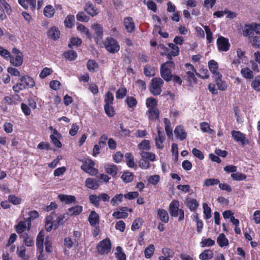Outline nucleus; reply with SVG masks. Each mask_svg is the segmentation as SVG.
<instances>
[{
    "mask_svg": "<svg viewBox=\"0 0 260 260\" xmlns=\"http://www.w3.org/2000/svg\"><path fill=\"white\" fill-rule=\"evenodd\" d=\"M175 68V64L172 60H168L161 64L160 73L161 77L166 81L172 80V70Z\"/></svg>",
    "mask_w": 260,
    "mask_h": 260,
    "instance_id": "f257e3e1",
    "label": "nucleus"
},
{
    "mask_svg": "<svg viewBox=\"0 0 260 260\" xmlns=\"http://www.w3.org/2000/svg\"><path fill=\"white\" fill-rule=\"evenodd\" d=\"M180 203L178 200H173L169 204L168 211L171 217L179 216L178 220L182 221L184 218V211L182 209H179Z\"/></svg>",
    "mask_w": 260,
    "mask_h": 260,
    "instance_id": "f03ea898",
    "label": "nucleus"
},
{
    "mask_svg": "<svg viewBox=\"0 0 260 260\" xmlns=\"http://www.w3.org/2000/svg\"><path fill=\"white\" fill-rule=\"evenodd\" d=\"M106 50L112 54L118 52L120 50V45L116 40L113 37H108L104 43Z\"/></svg>",
    "mask_w": 260,
    "mask_h": 260,
    "instance_id": "7ed1b4c3",
    "label": "nucleus"
},
{
    "mask_svg": "<svg viewBox=\"0 0 260 260\" xmlns=\"http://www.w3.org/2000/svg\"><path fill=\"white\" fill-rule=\"evenodd\" d=\"M164 83V81L160 78H153L151 80L149 87L151 93L154 95H159L161 92V86L163 85Z\"/></svg>",
    "mask_w": 260,
    "mask_h": 260,
    "instance_id": "20e7f679",
    "label": "nucleus"
},
{
    "mask_svg": "<svg viewBox=\"0 0 260 260\" xmlns=\"http://www.w3.org/2000/svg\"><path fill=\"white\" fill-rule=\"evenodd\" d=\"M112 244L109 238H107L100 241L96 246V249L100 254H107L111 250Z\"/></svg>",
    "mask_w": 260,
    "mask_h": 260,
    "instance_id": "39448f33",
    "label": "nucleus"
},
{
    "mask_svg": "<svg viewBox=\"0 0 260 260\" xmlns=\"http://www.w3.org/2000/svg\"><path fill=\"white\" fill-rule=\"evenodd\" d=\"M94 161L91 159H88L83 162L81 169L91 175H95L98 173V170L94 168Z\"/></svg>",
    "mask_w": 260,
    "mask_h": 260,
    "instance_id": "423d86ee",
    "label": "nucleus"
},
{
    "mask_svg": "<svg viewBox=\"0 0 260 260\" xmlns=\"http://www.w3.org/2000/svg\"><path fill=\"white\" fill-rule=\"evenodd\" d=\"M216 44L219 52H227L231 47L229 39L221 36H219L217 38Z\"/></svg>",
    "mask_w": 260,
    "mask_h": 260,
    "instance_id": "0eeeda50",
    "label": "nucleus"
},
{
    "mask_svg": "<svg viewBox=\"0 0 260 260\" xmlns=\"http://www.w3.org/2000/svg\"><path fill=\"white\" fill-rule=\"evenodd\" d=\"M157 132L158 137L155 139V146L157 148L162 149L164 147L163 143L166 140L165 136L162 128L158 125L157 126Z\"/></svg>",
    "mask_w": 260,
    "mask_h": 260,
    "instance_id": "6e6552de",
    "label": "nucleus"
},
{
    "mask_svg": "<svg viewBox=\"0 0 260 260\" xmlns=\"http://www.w3.org/2000/svg\"><path fill=\"white\" fill-rule=\"evenodd\" d=\"M92 27L94 32L93 35L94 41L98 44L99 42L103 38V28L102 26L98 23L93 24Z\"/></svg>",
    "mask_w": 260,
    "mask_h": 260,
    "instance_id": "1a4fd4ad",
    "label": "nucleus"
},
{
    "mask_svg": "<svg viewBox=\"0 0 260 260\" xmlns=\"http://www.w3.org/2000/svg\"><path fill=\"white\" fill-rule=\"evenodd\" d=\"M84 11L91 17H94L96 16L100 13V9L95 8L93 4L90 2L88 1L87 2L84 7Z\"/></svg>",
    "mask_w": 260,
    "mask_h": 260,
    "instance_id": "9d476101",
    "label": "nucleus"
},
{
    "mask_svg": "<svg viewBox=\"0 0 260 260\" xmlns=\"http://www.w3.org/2000/svg\"><path fill=\"white\" fill-rule=\"evenodd\" d=\"M123 25L126 31L128 33L133 32L135 29V23L131 17H126L124 18Z\"/></svg>",
    "mask_w": 260,
    "mask_h": 260,
    "instance_id": "9b49d317",
    "label": "nucleus"
},
{
    "mask_svg": "<svg viewBox=\"0 0 260 260\" xmlns=\"http://www.w3.org/2000/svg\"><path fill=\"white\" fill-rule=\"evenodd\" d=\"M21 100L19 95L17 94H12L10 96H6L4 98V102L9 105H16Z\"/></svg>",
    "mask_w": 260,
    "mask_h": 260,
    "instance_id": "f8f14e48",
    "label": "nucleus"
},
{
    "mask_svg": "<svg viewBox=\"0 0 260 260\" xmlns=\"http://www.w3.org/2000/svg\"><path fill=\"white\" fill-rule=\"evenodd\" d=\"M231 135L234 140L237 142H240L242 145L245 144V142L247 140L245 135L243 134L240 131H236L233 130L231 132Z\"/></svg>",
    "mask_w": 260,
    "mask_h": 260,
    "instance_id": "ddd939ff",
    "label": "nucleus"
},
{
    "mask_svg": "<svg viewBox=\"0 0 260 260\" xmlns=\"http://www.w3.org/2000/svg\"><path fill=\"white\" fill-rule=\"evenodd\" d=\"M217 76L214 77L216 85L218 87V89L224 91L227 89L228 85L224 81L222 80V75L220 73L217 74Z\"/></svg>",
    "mask_w": 260,
    "mask_h": 260,
    "instance_id": "4468645a",
    "label": "nucleus"
},
{
    "mask_svg": "<svg viewBox=\"0 0 260 260\" xmlns=\"http://www.w3.org/2000/svg\"><path fill=\"white\" fill-rule=\"evenodd\" d=\"M174 134L176 138L181 141L185 140L187 137V133L184 129L183 126L181 125H179L175 127Z\"/></svg>",
    "mask_w": 260,
    "mask_h": 260,
    "instance_id": "2eb2a0df",
    "label": "nucleus"
},
{
    "mask_svg": "<svg viewBox=\"0 0 260 260\" xmlns=\"http://www.w3.org/2000/svg\"><path fill=\"white\" fill-rule=\"evenodd\" d=\"M61 137V134L59 133L56 129H53V134L50 136L52 143L57 148H61L62 144L58 138Z\"/></svg>",
    "mask_w": 260,
    "mask_h": 260,
    "instance_id": "dca6fc26",
    "label": "nucleus"
},
{
    "mask_svg": "<svg viewBox=\"0 0 260 260\" xmlns=\"http://www.w3.org/2000/svg\"><path fill=\"white\" fill-rule=\"evenodd\" d=\"M85 186L89 189H96L99 188L100 184L99 181L95 178H87L85 181Z\"/></svg>",
    "mask_w": 260,
    "mask_h": 260,
    "instance_id": "f3484780",
    "label": "nucleus"
},
{
    "mask_svg": "<svg viewBox=\"0 0 260 260\" xmlns=\"http://www.w3.org/2000/svg\"><path fill=\"white\" fill-rule=\"evenodd\" d=\"M19 4L25 9H27L28 6L30 9L34 11L36 6V0H18Z\"/></svg>",
    "mask_w": 260,
    "mask_h": 260,
    "instance_id": "a211bd4d",
    "label": "nucleus"
},
{
    "mask_svg": "<svg viewBox=\"0 0 260 260\" xmlns=\"http://www.w3.org/2000/svg\"><path fill=\"white\" fill-rule=\"evenodd\" d=\"M44 232L41 230L39 233L36 239V246L37 250L43 251L44 241Z\"/></svg>",
    "mask_w": 260,
    "mask_h": 260,
    "instance_id": "6ab92c4d",
    "label": "nucleus"
},
{
    "mask_svg": "<svg viewBox=\"0 0 260 260\" xmlns=\"http://www.w3.org/2000/svg\"><path fill=\"white\" fill-rule=\"evenodd\" d=\"M157 215L158 219L162 222L168 223L169 221V216L168 212L164 209L159 208L157 210Z\"/></svg>",
    "mask_w": 260,
    "mask_h": 260,
    "instance_id": "aec40b11",
    "label": "nucleus"
},
{
    "mask_svg": "<svg viewBox=\"0 0 260 260\" xmlns=\"http://www.w3.org/2000/svg\"><path fill=\"white\" fill-rule=\"evenodd\" d=\"M104 168L106 173L111 175L112 177H115L117 174L118 168L116 165L113 164H107L105 165Z\"/></svg>",
    "mask_w": 260,
    "mask_h": 260,
    "instance_id": "412c9836",
    "label": "nucleus"
},
{
    "mask_svg": "<svg viewBox=\"0 0 260 260\" xmlns=\"http://www.w3.org/2000/svg\"><path fill=\"white\" fill-rule=\"evenodd\" d=\"M58 198L61 202H64L66 204L75 203L76 201L75 197L72 195L60 194L58 196Z\"/></svg>",
    "mask_w": 260,
    "mask_h": 260,
    "instance_id": "4be33fe9",
    "label": "nucleus"
},
{
    "mask_svg": "<svg viewBox=\"0 0 260 260\" xmlns=\"http://www.w3.org/2000/svg\"><path fill=\"white\" fill-rule=\"evenodd\" d=\"M88 220L91 226L96 225L99 223L100 217L95 211H92L88 216Z\"/></svg>",
    "mask_w": 260,
    "mask_h": 260,
    "instance_id": "5701e85b",
    "label": "nucleus"
},
{
    "mask_svg": "<svg viewBox=\"0 0 260 260\" xmlns=\"http://www.w3.org/2000/svg\"><path fill=\"white\" fill-rule=\"evenodd\" d=\"M147 115L150 120H155L159 118V112L157 108H149Z\"/></svg>",
    "mask_w": 260,
    "mask_h": 260,
    "instance_id": "b1692460",
    "label": "nucleus"
},
{
    "mask_svg": "<svg viewBox=\"0 0 260 260\" xmlns=\"http://www.w3.org/2000/svg\"><path fill=\"white\" fill-rule=\"evenodd\" d=\"M159 47L161 49L164 50V52L161 53V55L163 56H166L169 60H171L173 56H176L178 55H175V53H174L173 51H175V50H170L163 44L159 45Z\"/></svg>",
    "mask_w": 260,
    "mask_h": 260,
    "instance_id": "393cba45",
    "label": "nucleus"
},
{
    "mask_svg": "<svg viewBox=\"0 0 260 260\" xmlns=\"http://www.w3.org/2000/svg\"><path fill=\"white\" fill-rule=\"evenodd\" d=\"M23 54L16 55L15 57L9 58L10 63L15 67H20L23 63Z\"/></svg>",
    "mask_w": 260,
    "mask_h": 260,
    "instance_id": "a878e982",
    "label": "nucleus"
},
{
    "mask_svg": "<svg viewBox=\"0 0 260 260\" xmlns=\"http://www.w3.org/2000/svg\"><path fill=\"white\" fill-rule=\"evenodd\" d=\"M20 81L22 82L25 86V87H32L34 86L35 83L32 78L27 75L23 76L20 78Z\"/></svg>",
    "mask_w": 260,
    "mask_h": 260,
    "instance_id": "bb28decb",
    "label": "nucleus"
},
{
    "mask_svg": "<svg viewBox=\"0 0 260 260\" xmlns=\"http://www.w3.org/2000/svg\"><path fill=\"white\" fill-rule=\"evenodd\" d=\"M48 36L51 39L56 40L59 38L60 31L57 27L55 26L51 27L48 32Z\"/></svg>",
    "mask_w": 260,
    "mask_h": 260,
    "instance_id": "cd10ccee",
    "label": "nucleus"
},
{
    "mask_svg": "<svg viewBox=\"0 0 260 260\" xmlns=\"http://www.w3.org/2000/svg\"><path fill=\"white\" fill-rule=\"evenodd\" d=\"M83 211V207L80 205H76L69 208L67 214L69 215H78L80 214Z\"/></svg>",
    "mask_w": 260,
    "mask_h": 260,
    "instance_id": "c85d7f7f",
    "label": "nucleus"
},
{
    "mask_svg": "<svg viewBox=\"0 0 260 260\" xmlns=\"http://www.w3.org/2000/svg\"><path fill=\"white\" fill-rule=\"evenodd\" d=\"M208 67L210 72L213 74V77L217 76V74L220 73L217 71L218 63L214 60H211L208 62Z\"/></svg>",
    "mask_w": 260,
    "mask_h": 260,
    "instance_id": "c756f323",
    "label": "nucleus"
},
{
    "mask_svg": "<svg viewBox=\"0 0 260 260\" xmlns=\"http://www.w3.org/2000/svg\"><path fill=\"white\" fill-rule=\"evenodd\" d=\"M187 82L191 85L197 83V78L196 77L193 72L187 71L186 72V75L184 77Z\"/></svg>",
    "mask_w": 260,
    "mask_h": 260,
    "instance_id": "7c9ffc66",
    "label": "nucleus"
},
{
    "mask_svg": "<svg viewBox=\"0 0 260 260\" xmlns=\"http://www.w3.org/2000/svg\"><path fill=\"white\" fill-rule=\"evenodd\" d=\"M63 55L66 59L70 61L75 60L78 57L76 52L73 50L64 51Z\"/></svg>",
    "mask_w": 260,
    "mask_h": 260,
    "instance_id": "2f4dec72",
    "label": "nucleus"
},
{
    "mask_svg": "<svg viewBox=\"0 0 260 260\" xmlns=\"http://www.w3.org/2000/svg\"><path fill=\"white\" fill-rule=\"evenodd\" d=\"M144 74L148 77H153L155 75V68L150 64H146L144 67Z\"/></svg>",
    "mask_w": 260,
    "mask_h": 260,
    "instance_id": "473e14b6",
    "label": "nucleus"
},
{
    "mask_svg": "<svg viewBox=\"0 0 260 260\" xmlns=\"http://www.w3.org/2000/svg\"><path fill=\"white\" fill-rule=\"evenodd\" d=\"M213 257V252L210 249H206L199 255V258L201 260H209Z\"/></svg>",
    "mask_w": 260,
    "mask_h": 260,
    "instance_id": "72a5a7b5",
    "label": "nucleus"
},
{
    "mask_svg": "<svg viewBox=\"0 0 260 260\" xmlns=\"http://www.w3.org/2000/svg\"><path fill=\"white\" fill-rule=\"evenodd\" d=\"M24 222L21 220L15 225L14 228L17 234L22 235L26 230L27 226Z\"/></svg>",
    "mask_w": 260,
    "mask_h": 260,
    "instance_id": "f704fd0d",
    "label": "nucleus"
},
{
    "mask_svg": "<svg viewBox=\"0 0 260 260\" xmlns=\"http://www.w3.org/2000/svg\"><path fill=\"white\" fill-rule=\"evenodd\" d=\"M217 242L221 247L226 246L229 245V240L223 233L219 234L217 239Z\"/></svg>",
    "mask_w": 260,
    "mask_h": 260,
    "instance_id": "c9c22d12",
    "label": "nucleus"
},
{
    "mask_svg": "<svg viewBox=\"0 0 260 260\" xmlns=\"http://www.w3.org/2000/svg\"><path fill=\"white\" fill-rule=\"evenodd\" d=\"M125 102L127 104L128 108H132L133 109L136 108L138 104V102L134 96H127Z\"/></svg>",
    "mask_w": 260,
    "mask_h": 260,
    "instance_id": "e433bc0d",
    "label": "nucleus"
},
{
    "mask_svg": "<svg viewBox=\"0 0 260 260\" xmlns=\"http://www.w3.org/2000/svg\"><path fill=\"white\" fill-rule=\"evenodd\" d=\"M63 243L64 245L68 248H71L73 245L75 247L78 246V242L77 240L74 239L73 241L70 237L64 238Z\"/></svg>",
    "mask_w": 260,
    "mask_h": 260,
    "instance_id": "4c0bfd02",
    "label": "nucleus"
},
{
    "mask_svg": "<svg viewBox=\"0 0 260 260\" xmlns=\"http://www.w3.org/2000/svg\"><path fill=\"white\" fill-rule=\"evenodd\" d=\"M82 43V40L77 37H72L70 39V41L68 44V47L70 49L73 48V46L79 47L81 45Z\"/></svg>",
    "mask_w": 260,
    "mask_h": 260,
    "instance_id": "58836bf2",
    "label": "nucleus"
},
{
    "mask_svg": "<svg viewBox=\"0 0 260 260\" xmlns=\"http://www.w3.org/2000/svg\"><path fill=\"white\" fill-rule=\"evenodd\" d=\"M21 237L23 239V242L25 245L28 247H31L34 245V241L32 238H30L28 234L26 233H24L21 235Z\"/></svg>",
    "mask_w": 260,
    "mask_h": 260,
    "instance_id": "ea45409f",
    "label": "nucleus"
},
{
    "mask_svg": "<svg viewBox=\"0 0 260 260\" xmlns=\"http://www.w3.org/2000/svg\"><path fill=\"white\" fill-rule=\"evenodd\" d=\"M99 68V64L96 61L89 59L87 62V68L90 72H95V69Z\"/></svg>",
    "mask_w": 260,
    "mask_h": 260,
    "instance_id": "a19ab883",
    "label": "nucleus"
},
{
    "mask_svg": "<svg viewBox=\"0 0 260 260\" xmlns=\"http://www.w3.org/2000/svg\"><path fill=\"white\" fill-rule=\"evenodd\" d=\"M134 175L133 173L129 172H124L121 175V179L125 183L131 182L134 179Z\"/></svg>",
    "mask_w": 260,
    "mask_h": 260,
    "instance_id": "79ce46f5",
    "label": "nucleus"
},
{
    "mask_svg": "<svg viewBox=\"0 0 260 260\" xmlns=\"http://www.w3.org/2000/svg\"><path fill=\"white\" fill-rule=\"evenodd\" d=\"M141 156L146 160L153 161L155 160V154L152 152H146L144 150H141L140 152Z\"/></svg>",
    "mask_w": 260,
    "mask_h": 260,
    "instance_id": "37998d69",
    "label": "nucleus"
},
{
    "mask_svg": "<svg viewBox=\"0 0 260 260\" xmlns=\"http://www.w3.org/2000/svg\"><path fill=\"white\" fill-rule=\"evenodd\" d=\"M18 256L23 260H28V256L25 254L26 249L24 246H18L17 248Z\"/></svg>",
    "mask_w": 260,
    "mask_h": 260,
    "instance_id": "c03bdc74",
    "label": "nucleus"
},
{
    "mask_svg": "<svg viewBox=\"0 0 260 260\" xmlns=\"http://www.w3.org/2000/svg\"><path fill=\"white\" fill-rule=\"evenodd\" d=\"M241 73L243 77L246 79H251L253 78V72L248 68H242L241 70Z\"/></svg>",
    "mask_w": 260,
    "mask_h": 260,
    "instance_id": "a18cd8bd",
    "label": "nucleus"
},
{
    "mask_svg": "<svg viewBox=\"0 0 260 260\" xmlns=\"http://www.w3.org/2000/svg\"><path fill=\"white\" fill-rule=\"evenodd\" d=\"M254 30V23L246 24L245 27L243 30L244 35L245 37H252L251 35L253 34Z\"/></svg>",
    "mask_w": 260,
    "mask_h": 260,
    "instance_id": "49530a36",
    "label": "nucleus"
},
{
    "mask_svg": "<svg viewBox=\"0 0 260 260\" xmlns=\"http://www.w3.org/2000/svg\"><path fill=\"white\" fill-rule=\"evenodd\" d=\"M112 105V104H105L104 105L105 112L106 115L110 117L114 116L115 114V110Z\"/></svg>",
    "mask_w": 260,
    "mask_h": 260,
    "instance_id": "de8ad7c7",
    "label": "nucleus"
},
{
    "mask_svg": "<svg viewBox=\"0 0 260 260\" xmlns=\"http://www.w3.org/2000/svg\"><path fill=\"white\" fill-rule=\"evenodd\" d=\"M77 29L80 31L81 33L85 34L87 37V38L91 40L92 38V35L90 33L89 30L86 28L83 24H79L77 26Z\"/></svg>",
    "mask_w": 260,
    "mask_h": 260,
    "instance_id": "09e8293b",
    "label": "nucleus"
},
{
    "mask_svg": "<svg viewBox=\"0 0 260 260\" xmlns=\"http://www.w3.org/2000/svg\"><path fill=\"white\" fill-rule=\"evenodd\" d=\"M54 9L51 5H48L44 8V14L48 18H51L54 15Z\"/></svg>",
    "mask_w": 260,
    "mask_h": 260,
    "instance_id": "8fccbe9b",
    "label": "nucleus"
},
{
    "mask_svg": "<svg viewBox=\"0 0 260 260\" xmlns=\"http://www.w3.org/2000/svg\"><path fill=\"white\" fill-rule=\"evenodd\" d=\"M75 17L74 15H69L64 20V24L66 27L68 28H72L74 24Z\"/></svg>",
    "mask_w": 260,
    "mask_h": 260,
    "instance_id": "3c124183",
    "label": "nucleus"
},
{
    "mask_svg": "<svg viewBox=\"0 0 260 260\" xmlns=\"http://www.w3.org/2000/svg\"><path fill=\"white\" fill-rule=\"evenodd\" d=\"M127 90L124 87H120L116 92V98L117 99H122L127 94Z\"/></svg>",
    "mask_w": 260,
    "mask_h": 260,
    "instance_id": "603ef678",
    "label": "nucleus"
},
{
    "mask_svg": "<svg viewBox=\"0 0 260 260\" xmlns=\"http://www.w3.org/2000/svg\"><path fill=\"white\" fill-rule=\"evenodd\" d=\"M154 246L153 244L149 245L144 250V255L146 258H150L153 255L154 251Z\"/></svg>",
    "mask_w": 260,
    "mask_h": 260,
    "instance_id": "864d4df0",
    "label": "nucleus"
},
{
    "mask_svg": "<svg viewBox=\"0 0 260 260\" xmlns=\"http://www.w3.org/2000/svg\"><path fill=\"white\" fill-rule=\"evenodd\" d=\"M125 161L127 165L130 168L134 167L135 164L134 160V157L132 153L127 152L125 154Z\"/></svg>",
    "mask_w": 260,
    "mask_h": 260,
    "instance_id": "5fc2aeb1",
    "label": "nucleus"
},
{
    "mask_svg": "<svg viewBox=\"0 0 260 260\" xmlns=\"http://www.w3.org/2000/svg\"><path fill=\"white\" fill-rule=\"evenodd\" d=\"M204 27L206 34L207 44H209L211 43L213 40V33L211 31L209 26L205 25Z\"/></svg>",
    "mask_w": 260,
    "mask_h": 260,
    "instance_id": "6e6d98bb",
    "label": "nucleus"
},
{
    "mask_svg": "<svg viewBox=\"0 0 260 260\" xmlns=\"http://www.w3.org/2000/svg\"><path fill=\"white\" fill-rule=\"evenodd\" d=\"M164 123L165 127V131L166 134L169 137L173 136L172 129L171 126L170 121L169 119L165 118L164 119Z\"/></svg>",
    "mask_w": 260,
    "mask_h": 260,
    "instance_id": "4d7b16f0",
    "label": "nucleus"
},
{
    "mask_svg": "<svg viewBox=\"0 0 260 260\" xmlns=\"http://www.w3.org/2000/svg\"><path fill=\"white\" fill-rule=\"evenodd\" d=\"M146 105L147 108H157V101L153 98H148L146 101Z\"/></svg>",
    "mask_w": 260,
    "mask_h": 260,
    "instance_id": "13d9d810",
    "label": "nucleus"
},
{
    "mask_svg": "<svg viewBox=\"0 0 260 260\" xmlns=\"http://www.w3.org/2000/svg\"><path fill=\"white\" fill-rule=\"evenodd\" d=\"M220 181L216 178L206 179L204 182V186H210L217 185L219 183Z\"/></svg>",
    "mask_w": 260,
    "mask_h": 260,
    "instance_id": "bf43d9fd",
    "label": "nucleus"
},
{
    "mask_svg": "<svg viewBox=\"0 0 260 260\" xmlns=\"http://www.w3.org/2000/svg\"><path fill=\"white\" fill-rule=\"evenodd\" d=\"M123 197H124L123 195L121 193L116 194L111 200V201H110L111 204L113 206H114L118 203H121L122 201Z\"/></svg>",
    "mask_w": 260,
    "mask_h": 260,
    "instance_id": "052dcab7",
    "label": "nucleus"
},
{
    "mask_svg": "<svg viewBox=\"0 0 260 260\" xmlns=\"http://www.w3.org/2000/svg\"><path fill=\"white\" fill-rule=\"evenodd\" d=\"M250 42L252 44V46L255 48H260V37L259 36H253L250 37Z\"/></svg>",
    "mask_w": 260,
    "mask_h": 260,
    "instance_id": "680f3d73",
    "label": "nucleus"
},
{
    "mask_svg": "<svg viewBox=\"0 0 260 260\" xmlns=\"http://www.w3.org/2000/svg\"><path fill=\"white\" fill-rule=\"evenodd\" d=\"M187 205L191 211L196 210L199 204L196 199H190L187 202Z\"/></svg>",
    "mask_w": 260,
    "mask_h": 260,
    "instance_id": "e2e57ef3",
    "label": "nucleus"
},
{
    "mask_svg": "<svg viewBox=\"0 0 260 260\" xmlns=\"http://www.w3.org/2000/svg\"><path fill=\"white\" fill-rule=\"evenodd\" d=\"M215 241L211 238L202 239V241L200 242L202 247H210L213 246L215 244Z\"/></svg>",
    "mask_w": 260,
    "mask_h": 260,
    "instance_id": "0e129e2a",
    "label": "nucleus"
},
{
    "mask_svg": "<svg viewBox=\"0 0 260 260\" xmlns=\"http://www.w3.org/2000/svg\"><path fill=\"white\" fill-rule=\"evenodd\" d=\"M117 252L115 253L116 257L118 260H126V255L122 251V248L120 246L116 248Z\"/></svg>",
    "mask_w": 260,
    "mask_h": 260,
    "instance_id": "69168bd1",
    "label": "nucleus"
},
{
    "mask_svg": "<svg viewBox=\"0 0 260 260\" xmlns=\"http://www.w3.org/2000/svg\"><path fill=\"white\" fill-rule=\"evenodd\" d=\"M251 87L256 91H260V77L256 76L251 82Z\"/></svg>",
    "mask_w": 260,
    "mask_h": 260,
    "instance_id": "338daca9",
    "label": "nucleus"
},
{
    "mask_svg": "<svg viewBox=\"0 0 260 260\" xmlns=\"http://www.w3.org/2000/svg\"><path fill=\"white\" fill-rule=\"evenodd\" d=\"M90 202L94 206L98 207L100 206V197L96 194H91L89 196Z\"/></svg>",
    "mask_w": 260,
    "mask_h": 260,
    "instance_id": "774afa93",
    "label": "nucleus"
}]
</instances>
